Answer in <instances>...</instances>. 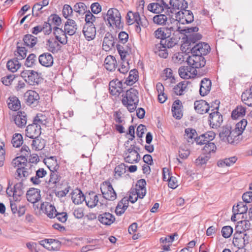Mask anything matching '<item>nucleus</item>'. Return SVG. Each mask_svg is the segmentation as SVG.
<instances>
[{"label": "nucleus", "instance_id": "obj_1", "mask_svg": "<svg viewBox=\"0 0 252 252\" xmlns=\"http://www.w3.org/2000/svg\"><path fill=\"white\" fill-rule=\"evenodd\" d=\"M94 2L92 3L91 5V9L92 12L89 11L87 14H86L85 17V25H84L83 29V34L86 39L90 41L94 39V25L93 22L94 20H93V18H94Z\"/></svg>", "mask_w": 252, "mask_h": 252}, {"label": "nucleus", "instance_id": "obj_2", "mask_svg": "<svg viewBox=\"0 0 252 252\" xmlns=\"http://www.w3.org/2000/svg\"><path fill=\"white\" fill-rule=\"evenodd\" d=\"M138 93L134 88H130L126 91L125 95H122L123 98L122 100V103L127 107L130 112H134L139 102Z\"/></svg>", "mask_w": 252, "mask_h": 252}, {"label": "nucleus", "instance_id": "obj_3", "mask_svg": "<svg viewBox=\"0 0 252 252\" xmlns=\"http://www.w3.org/2000/svg\"><path fill=\"white\" fill-rule=\"evenodd\" d=\"M188 6V2L185 0H170L169 4L167 3L165 13L169 17H172L173 14L176 15L178 11L187 8Z\"/></svg>", "mask_w": 252, "mask_h": 252}, {"label": "nucleus", "instance_id": "obj_4", "mask_svg": "<svg viewBox=\"0 0 252 252\" xmlns=\"http://www.w3.org/2000/svg\"><path fill=\"white\" fill-rule=\"evenodd\" d=\"M107 16L110 26H115L118 29L123 28L121 14L117 9L111 8L109 9L107 13Z\"/></svg>", "mask_w": 252, "mask_h": 252}, {"label": "nucleus", "instance_id": "obj_5", "mask_svg": "<svg viewBox=\"0 0 252 252\" xmlns=\"http://www.w3.org/2000/svg\"><path fill=\"white\" fill-rule=\"evenodd\" d=\"M100 190L105 199L113 201L116 198V193L109 181H105L101 184Z\"/></svg>", "mask_w": 252, "mask_h": 252}, {"label": "nucleus", "instance_id": "obj_6", "mask_svg": "<svg viewBox=\"0 0 252 252\" xmlns=\"http://www.w3.org/2000/svg\"><path fill=\"white\" fill-rule=\"evenodd\" d=\"M219 106H217L212 110V112L209 114V122L210 126L213 128H217L220 127L222 123V116L218 111Z\"/></svg>", "mask_w": 252, "mask_h": 252}, {"label": "nucleus", "instance_id": "obj_7", "mask_svg": "<svg viewBox=\"0 0 252 252\" xmlns=\"http://www.w3.org/2000/svg\"><path fill=\"white\" fill-rule=\"evenodd\" d=\"M249 243V236L246 233L236 232L234 234L232 243L239 249H243Z\"/></svg>", "mask_w": 252, "mask_h": 252}, {"label": "nucleus", "instance_id": "obj_8", "mask_svg": "<svg viewBox=\"0 0 252 252\" xmlns=\"http://www.w3.org/2000/svg\"><path fill=\"white\" fill-rule=\"evenodd\" d=\"M176 20L182 24L190 23L194 20L192 12L184 8L182 10L178 11L175 16Z\"/></svg>", "mask_w": 252, "mask_h": 252}, {"label": "nucleus", "instance_id": "obj_9", "mask_svg": "<svg viewBox=\"0 0 252 252\" xmlns=\"http://www.w3.org/2000/svg\"><path fill=\"white\" fill-rule=\"evenodd\" d=\"M187 62L189 65H193L197 68L204 67L206 64V60L200 55L192 54L187 58Z\"/></svg>", "mask_w": 252, "mask_h": 252}, {"label": "nucleus", "instance_id": "obj_10", "mask_svg": "<svg viewBox=\"0 0 252 252\" xmlns=\"http://www.w3.org/2000/svg\"><path fill=\"white\" fill-rule=\"evenodd\" d=\"M40 245L50 251H58L60 250L62 242L54 239H45L39 242Z\"/></svg>", "mask_w": 252, "mask_h": 252}, {"label": "nucleus", "instance_id": "obj_11", "mask_svg": "<svg viewBox=\"0 0 252 252\" xmlns=\"http://www.w3.org/2000/svg\"><path fill=\"white\" fill-rule=\"evenodd\" d=\"M172 35H170L166 37L164 41H163V48H171L178 44L180 37L179 36L180 32L178 30L174 28V31L171 32Z\"/></svg>", "mask_w": 252, "mask_h": 252}, {"label": "nucleus", "instance_id": "obj_12", "mask_svg": "<svg viewBox=\"0 0 252 252\" xmlns=\"http://www.w3.org/2000/svg\"><path fill=\"white\" fill-rule=\"evenodd\" d=\"M174 28L173 27L158 28L154 32V35L155 38L160 39L159 43L163 44V41L166 37L172 35L171 32L174 31Z\"/></svg>", "mask_w": 252, "mask_h": 252}, {"label": "nucleus", "instance_id": "obj_13", "mask_svg": "<svg viewBox=\"0 0 252 252\" xmlns=\"http://www.w3.org/2000/svg\"><path fill=\"white\" fill-rule=\"evenodd\" d=\"M156 2L150 3L147 7L149 11L154 13L159 14L164 10L166 11L167 3L164 0H156Z\"/></svg>", "mask_w": 252, "mask_h": 252}, {"label": "nucleus", "instance_id": "obj_14", "mask_svg": "<svg viewBox=\"0 0 252 252\" xmlns=\"http://www.w3.org/2000/svg\"><path fill=\"white\" fill-rule=\"evenodd\" d=\"M24 98L28 105H33L35 106L39 102L38 100L40 97L38 94L35 91L28 90L25 93Z\"/></svg>", "mask_w": 252, "mask_h": 252}, {"label": "nucleus", "instance_id": "obj_15", "mask_svg": "<svg viewBox=\"0 0 252 252\" xmlns=\"http://www.w3.org/2000/svg\"><path fill=\"white\" fill-rule=\"evenodd\" d=\"M210 51V46L205 42H199L191 49L192 54L200 55L202 56L206 55Z\"/></svg>", "mask_w": 252, "mask_h": 252}, {"label": "nucleus", "instance_id": "obj_16", "mask_svg": "<svg viewBox=\"0 0 252 252\" xmlns=\"http://www.w3.org/2000/svg\"><path fill=\"white\" fill-rule=\"evenodd\" d=\"M41 134V126L33 124V122L32 124H29L26 127V136L31 139H33L36 137H39Z\"/></svg>", "mask_w": 252, "mask_h": 252}, {"label": "nucleus", "instance_id": "obj_17", "mask_svg": "<svg viewBox=\"0 0 252 252\" xmlns=\"http://www.w3.org/2000/svg\"><path fill=\"white\" fill-rule=\"evenodd\" d=\"M117 38L108 32L105 34L103 39L102 48L105 51H108L114 48Z\"/></svg>", "mask_w": 252, "mask_h": 252}, {"label": "nucleus", "instance_id": "obj_18", "mask_svg": "<svg viewBox=\"0 0 252 252\" xmlns=\"http://www.w3.org/2000/svg\"><path fill=\"white\" fill-rule=\"evenodd\" d=\"M12 119L16 125L20 128L25 127L27 122V116L24 111L19 110L16 115H12Z\"/></svg>", "mask_w": 252, "mask_h": 252}, {"label": "nucleus", "instance_id": "obj_19", "mask_svg": "<svg viewBox=\"0 0 252 252\" xmlns=\"http://www.w3.org/2000/svg\"><path fill=\"white\" fill-rule=\"evenodd\" d=\"M26 197L28 201L34 204L41 199L40 190L34 188H30L27 191Z\"/></svg>", "mask_w": 252, "mask_h": 252}, {"label": "nucleus", "instance_id": "obj_20", "mask_svg": "<svg viewBox=\"0 0 252 252\" xmlns=\"http://www.w3.org/2000/svg\"><path fill=\"white\" fill-rule=\"evenodd\" d=\"M25 181V179H21L20 182L15 184L13 188L9 190L10 192H13L12 196L15 201H20V199H18L17 197H21L24 193L23 189Z\"/></svg>", "mask_w": 252, "mask_h": 252}, {"label": "nucleus", "instance_id": "obj_21", "mask_svg": "<svg viewBox=\"0 0 252 252\" xmlns=\"http://www.w3.org/2000/svg\"><path fill=\"white\" fill-rule=\"evenodd\" d=\"M109 85L110 92L112 95H118L124 91L122 82L118 79L112 80Z\"/></svg>", "mask_w": 252, "mask_h": 252}, {"label": "nucleus", "instance_id": "obj_22", "mask_svg": "<svg viewBox=\"0 0 252 252\" xmlns=\"http://www.w3.org/2000/svg\"><path fill=\"white\" fill-rule=\"evenodd\" d=\"M27 166H21L19 168H17L15 172V175L17 177H15L16 179L19 180L20 178L23 177L22 179H27L29 175L32 174V168L33 167V165L30 164L29 168Z\"/></svg>", "mask_w": 252, "mask_h": 252}, {"label": "nucleus", "instance_id": "obj_23", "mask_svg": "<svg viewBox=\"0 0 252 252\" xmlns=\"http://www.w3.org/2000/svg\"><path fill=\"white\" fill-rule=\"evenodd\" d=\"M38 61L41 65L47 67L52 66L54 63L53 57L49 53L41 54L38 57Z\"/></svg>", "mask_w": 252, "mask_h": 252}, {"label": "nucleus", "instance_id": "obj_24", "mask_svg": "<svg viewBox=\"0 0 252 252\" xmlns=\"http://www.w3.org/2000/svg\"><path fill=\"white\" fill-rule=\"evenodd\" d=\"M194 106L195 111L200 114L207 113L210 109L209 104L203 100L195 101L194 103Z\"/></svg>", "mask_w": 252, "mask_h": 252}, {"label": "nucleus", "instance_id": "obj_25", "mask_svg": "<svg viewBox=\"0 0 252 252\" xmlns=\"http://www.w3.org/2000/svg\"><path fill=\"white\" fill-rule=\"evenodd\" d=\"M98 221L102 224L110 225L115 220V216L110 213H103L98 216Z\"/></svg>", "mask_w": 252, "mask_h": 252}, {"label": "nucleus", "instance_id": "obj_26", "mask_svg": "<svg viewBox=\"0 0 252 252\" xmlns=\"http://www.w3.org/2000/svg\"><path fill=\"white\" fill-rule=\"evenodd\" d=\"M71 199L75 204H81L86 200V196L80 189H76L71 192Z\"/></svg>", "mask_w": 252, "mask_h": 252}, {"label": "nucleus", "instance_id": "obj_27", "mask_svg": "<svg viewBox=\"0 0 252 252\" xmlns=\"http://www.w3.org/2000/svg\"><path fill=\"white\" fill-rule=\"evenodd\" d=\"M23 42L20 40L16 43V50L14 52V55L17 56L18 59L22 60L27 56L28 50L22 44Z\"/></svg>", "mask_w": 252, "mask_h": 252}, {"label": "nucleus", "instance_id": "obj_28", "mask_svg": "<svg viewBox=\"0 0 252 252\" xmlns=\"http://www.w3.org/2000/svg\"><path fill=\"white\" fill-rule=\"evenodd\" d=\"M183 107L181 101L179 99L176 100L172 106L173 116L177 119H180L182 116V108Z\"/></svg>", "mask_w": 252, "mask_h": 252}, {"label": "nucleus", "instance_id": "obj_29", "mask_svg": "<svg viewBox=\"0 0 252 252\" xmlns=\"http://www.w3.org/2000/svg\"><path fill=\"white\" fill-rule=\"evenodd\" d=\"M29 76L26 80V82L30 85H38L40 83V73L34 70H31Z\"/></svg>", "mask_w": 252, "mask_h": 252}, {"label": "nucleus", "instance_id": "obj_30", "mask_svg": "<svg viewBox=\"0 0 252 252\" xmlns=\"http://www.w3.org/2000/svg\"><path fill=\"white\" fill-rule=\"evenodd\" d=\"M212 83L210 80L203 78L200 83L199 92L201 96L207 95L210 91Z\"/></svg>", "mask_w": 252, "mask_h": 252}, {"label": "nucleus", "instance_id": "obj_31", "mask_svg": "<svg viewBox=\"0 0 252 252\" xmlns=\"http://www.w3.org/2000/svg\"><path fill=\"white\" fill-rule=\"evenodd\" d=\"M23 45L29 48H33L37 43V38L32 34H27L23 38Z\"/></svg>", "mask_w": 252, "mask_h": 252}, {"label": "nucleus", "instance_id": "obj_32", "mask_svg": "<svg viewBox=\"0 0 252 252\" xmlns=\"http://www.w3.org/2000/svg\"><path fill=\"white\" fill-rule=\"evenodd\" d=\"M47 174V171L44 168H39L35 171V176L30 178V181L34 185H39L41 183V181L39 179L45 177Z\"/></svg>", "mask_w": 252, "mask_h": 252}, {"label": "nucleus", "instance_id": "obj_33", "mask_svg": "<svg viewBox=\"0 0 252 252\" xmlns=\"http://www.w3.org/2000/svg\"><path fill=\"white\" fill-rule=\"evenodd\" d=\"M7 103L8 108L12 111H18L21 107V102L16 96H10L7 101Z\"/></svg>", "mask_w": 252, "mask_h": 252}, {"label": "nucleus", "instance_id": "obj_34", "mask_svg": "<svg viewBox=\"0 0 252 252\" xmlns=\"http://www.w3.org/2000/svg\"><path fill=\"white\" fill-rule=\"evenodd\" d=\"M242 101L247 105L252 107V85L241 95Z\"/></svg>", "mask_w": 252, "mask_h": 252}, {"label": "nucleus", "instance_id": "obj_35", "mask_svg": "<svg viewBox=\"0 0 252 252\" xmlns=\"http://www.w3.org/2000/svg\"><path fill=\"white\" fill-rule=\"evenodd\" d=\"M40 208L50 219L55 218V214L58 212L55 206L51 204L47 206H45L44 203H42L41 204Z\"/></svg>", "mask_w": 252, "mask_h": 252}, {"label": "nucleus", "instance_id": "obj_36", "mask_svg": "<svg viewBox=\"0 0 252 252\" xmlns=\"http://www.w3.org/2000/svg\"><path fill=\"white\" fill-rule=\"evenodd\" d=\"M128 199L127 197H124L118 203L116 208V213L118 215H121L126 210L128 206Z\"/></svg>", "mask_w": 252, "mask_h": 252}, {"label": "nucleus", "instance_id": "obj_37", "mask_svg": "<svg viewBox=\"0 0 252 252\" xmlns=\"http://www.w3.org/2000/svg\"><path fill=\"white\" fill-rule=\"evenodd\" d=\"M164 46L162 43H158L155 45L153 51L154 53L158 55L160 58L166 59L168 56L167 48H163Z\"/></svg>", "mask_w": 252, "mask_h": 252}, {"label": "nucleus", "instance_id": "obj_38", "mask_svg": "<svg viewBox=\"0 0 252 252\" xmlns=\"http://www.w3.org/2000/svg\"><path fill=\"white\" fill-rule=\"evenodd\" d=\"M117 61L112 56H108L104 60V66L106 69L109 71L115 70L116 67Z\"/></svg>", "mask_w": 252, "mask_h": 252}, {"label": "nucleus", "instance_id": "obj_39", "mask_svg": "<svg viewBox=\"0 0 252 252\" xmlns=\"http://www.w3.org/2000/svg\"><path fill=\"white\" fill-rule=\"evenodd\" d=\"M246 108L241 105L236 107L231 113V118L233 120H236L243 117L246 114Z\"/></svg>", "mask_w": 252, "mask_h": 252}, {"label": "nucleus", "instance_id": "obj_40", "mask_svg": "<svg viewBox=\"0 0 252 252\" xmlns=\"http://www.w3.org/2000/svg\"><path fill=\"white\" fill-rule=\"evenodd\" d=\"M32 149L35 151H40L44 148L45 146V141L39 137H36L32 139Z\"/></svg>", "mask_w": 252, "mask_h": 252}, {"label": "nucleus", "instance_id": "obj_41", "mask_svg": "<svg viewBox=\"0 0 252 252\" xmlns=\"http://www.w3.org/2000/svg\"><path fill=\"white\" fill-rule=\"evenodd\" d=\"M189 83V82L187 80H184L178 83L173 88L175 94L177 95H182L184 91L187 89Z\"/></svg>", "mask_w": 252, "mask_h": 252}, {"label": "nucleus", "instance_id": "obj_42", "mask_svg": "<svg viewBox=\"0 0 252 252\" xmlns=\"http://www.w3.org/2000/svg\"><path fill=\"white\" fill-rule=\"evenodd\" d=\"M248 211V207L244 202H239L237 205L233 207V212H234V216H235V213L237 214H243L246 213ZM235 217L234 216V218Z\"/></svg>", "mask_w": 252, "mask_h": 252}, {"label": "nucleus", "instance_id": "obj_43", "mask_svg": "<svg viewBox=\"0 0 252 252\" xmlns=\"http://www.w3.org/2000/svg\"><path fill=\"white\" fill-rule=\"evenodd\" d=\"M138 79V71L136 69H133L129 71V75L126 80V83L127 85L131 86L136 82Z\"/></svg>", "mask_w": 252, "mask_h": 252}, {"label": "nucleus", "instance_id": "obj_44", "mask_svg": "<svg viewBox=\"0 0 252 252\" xmlns=\"http://www.w3.org/2000/svg\"><path fill=\"white\" fill-rule=\"evenodd\" d=\"M167 15L159 13L154 16L153 18V23L157 25H165L168 19Z\"/></svg>", "mask_w": 252, "mask_h": 252}, {"label": "nucleus", "instance_id": "obj_45", "mask_svg": "<svg viewBox=\"0 0 252 252\" xmlns=\"http://www.w3.org/2000/svg\"><path fill=\"white\" fill-rule=\"evenodd\" d=\"M231 127L229 125H226L222 127L219 136L221 141L227 142L229 139V135L231 133Z\"/></svg>", "mask_w": 252, "mask_h": 252}, {"label": "nucleus", "instance_id": "obj_46", "mask_svg": "<svg viewBox=\"0 0 252 252\" xmlns=\"http://www.w3.org/2000/svg\"><path fill=\"white\" fill-rule=\"evenodd\" d=\"M190 69V66H181L178 70L180 76L185 79H188L189 78H193L194 74L189 73V69Z\"/></svg>", "mask_w": 252, "mask_h": 252}, {"label": "nucleus", "instance_id": "obj_47", "mask_svg": "<svg viewBox=\"0 0 252 252\" xmlns=\"http://www.w3.org/2000/svg\"><path fill=\"white\" fill-rule=\"evenodd\" d=\"M33 124L37 126H46V124L48 122L45 115L41 113H38L34 117L33 120Z\"/></svg>", "mask_w": 252, "mask_h": 252}, {"label": "nucleus", "instance_id": "obj_48", "mask_svg": "<svg viewBox=\"0 0 252 252\" xmlns=\"http://www.w3.org/2000/svg\"><path fill=\"white\" fill-rule=\"evenodd\" d=\"M237 158L236 157H232L229 158H226L222 160H220L217 164L219 167H224L225 166H229L237 161Z\"/></svg>", "mask_w": 252, "mask_h": 252}, {"label": "nucleus", "instance_id": "obj_49", "mask_svg": "<svg viewBox=\"0 0 252 252\" xmlns=\"http://www.w3.org/2000/svg\"><path fill=\"white\" fill-rule=\"evenodd\" d=\"M11 143L13 146L15 148H19L21 146L23 143V136L20 133H15L12 136Z\"/></svg>", "mask_w": 252, "mask_h": 252}, {"label": "nucleus", "instance_id": "obj_50", "mask_svg": "<svg viewBox=\"0 0 252 252\" xmlns=\"http://www.w3.org/2000/svg\"><path fill=\"white\" fill-rule=\"evenodd\" d=\"M73 10L79 14H87V7L83 2H77L73 6Z\"/></svg>", "mask_w": 252, "mask_h": 252}, {"label": "nucleus", "instance_id": "obj_51", "mask_svg": "<svg viewBox=\"0 0 252 252\" xmlns=\"http://www.w3.org/2000/svg\"><path fill=\"white\" fill-rule=\"evenodd\" d=\"M140 159V156L138 152L134 155H133V153H132V154L126 155V156H125V161L129 163H133V162L137 163Z\"/></svg>", "mask_w": 252, "mask_h": 252}, {"label": "nucleus", "instance_id": "obj_52", "mask_svg": "<svg viewBox=\"0 0 252 252\" xmlns=\"http://www.w3.org/2000/svg\"><path fill=\"white\" fill-rule=\"evenodd\" d=\"M202 38V35L198 33H193L187 36V41L189 45L195 43Z\"/></svg>", "mask_w": 252, "mask_h": 252}, {"label": "nucleus", "instance_id": "obj_53", "mask_svg": "<svg viewBox=\"0 0 252 252\" xmlns=\"http://www.w3.org/2000/svg\"><path fill=\"white\" fill-rule=\"evenodd\" d=\"M35 64L36 55L33 53L30 54L26 59L25 65L28 67H32Z\"/></svg>", "mask_w": 252, "mask_h": 252}, {"label": "nucleus", "instance_id": "obj_54", "mask_svg": "<svg viewBox=\"0 0 252 252\" xmlns=\"http://www.w3.org/2000/svg\"><path fill=\"white\" fill-rule=\"evenodd\" d=\"M217 150V147L214 143L209 142L206 144L203 148L204 152L211 155V153H215Z\"/></svg>", "mask_w": 252, "mask_h": 252}, {"label": "nucleus", "instance_id": "obj_55", "mask_svg": "<svg viewBox=\"0 0 252 252\" xmlns=\"http://www.w3.org/2000/svg\"><path fill=\"white\" fill-rule=\"evenodd\" d=\"M187 58V55H184L183 53H177L174 55L172 60L175 63L181 64Z\"/></svg>", "mask_w": 252, "mask_h": 252}, {"label": "nucleus", "instance_id": "obj_56", "mask_svg": "<svg viewBox=\"0 0 252 252\" xmlns=\"http://www.w3.org/2000/svg\"><path fill=\"white\" fill-rule=\"evenodd\" d=\"M115 176L118 178L122 177V175L124 174L126 172V166L125 163H121L117 166L115 168Z\"/></svg>", "mask_w": 252, "mask_h": 252}, {"label": "nucleus", "instance_id": "obj_57", "mask_svg": "<svg viewBox=\"0 0 252 252\" xmlns=\"http://www.w3.org/2000/svg\"><path fill=\"white\" fill-rule=\"evenodd\" d=\"M247 125V121L246 119H243L236 125L235 129L238 131L237 135H241Z\"/></svg>", "mask_w": 252, "mask_h": 252}, {"label": "nucleus", "instance_id": "obj_58", "mask_svg": "<svg viewBox=\"0 0 252 252\" xmlns=\"http://www.w3.org/2000/svg\"><path fill=\"white\" fill-rule=\"evenodd\" d=\"M211 155L207 154L201 155L196 159V163L198 165H202L206 163L207 161L210 158Z\"/></svg>", "mask_w": 252, "mask_h": 252}, {"label": "nucleus", "instance_id": "obj_59", "mask_svg": "<svg viewBox=\"0 0 252 252\" xmlns=\"http://www.w3.org/2000/svg\"><path fill=\"white\" fill-rule=\"evenodd\" d=\"M16 76V75L14 74H8L3 77H2L1 81L3 85L8 86L12 84V81Z\"/></svg>", "mask_w": 252, "mask_h": 252}, {"label": "nucleus", "instance_id": "obj_60", "mask_svg": "<svg viewBox=\"0 0 252 252\" xmlns=\"http://www.w3.org/2000/svg\"><path fill=\"white\" fill-rule=\"evenodd\" d=\"M196 135V130L192 128H187L185 130V138H186L189 142H190L189 140H192L194 137Z\"/></svg>", "mask_w": 252, "mask_h": 252}, {"label": "nucleus", "instance_id": "obj_61", "mask_svg": "<svg viewBox=\"0 0 252 252\" xmlns=\"http://www.w3.org/2000/svg\"><path fill=\"white\" fill-rule=\"evenodd\" d=\"M73 13V9L70 5L64 4L63 6L62 14L63 16L67 19L70 16H71Z\"/></svg>", "mask_w": 252, "mask_h": 252}, {"label": "nucleus", "instance_id": "obj_62", "mask_svg": "<svg viewBox=\"0 0 252 252\" xmlns=\"http://www.w3.org/2000/svg\"><path fill=\"white\" fill-rule=\"evenodd\" d=\"M222 236L225 238H228L233 233V228L230 226H225L221 229Z\"/></svg>", "mask_w": 252, "mask_h": 252}, {"label": "nucleus", "instance_id": "obj_63", "mask_svg": "<svg viewBox=\"0 0 252 252\" xmlns=\"http://www.w3.org/2000/svg\"><path fill=\"white\" fill-rule=\"evenodd\" d=\"M49 21H52V23L57 26H59L62 23L61 18L56 14H51L48 18Z\"/></svg>", "mask_w": 252, "mask_h": 252}, {"label": "nucleus", "instance_id": "obj_64", "mask_svg": "<svg viewBox=\"0 0 252 252\" xmlns=\"http://www.w3.org/2000/svg\"><path fill=\"white\" fill-rule=\"evenodd\" d=\"M56 217L57 220L62 222L64 223L66 221L68 218V215L66 212H57L55 214V218Z\"/></svg>", "mask_w": 252, "mask_h": 252}]
</instances>
